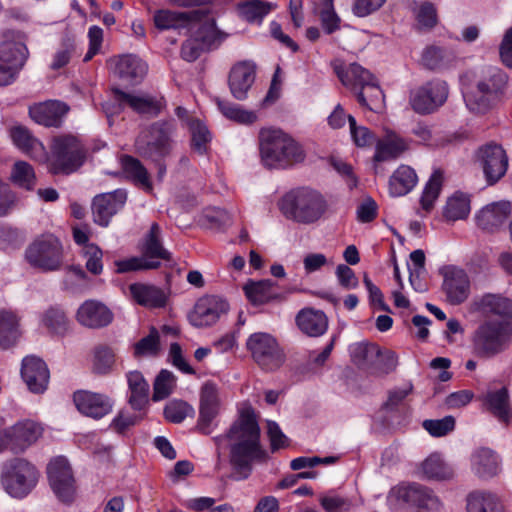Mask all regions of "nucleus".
<instances>
[{"label": "nucleus", "mask_w": 512, "mask_h": 512, "mask_svg": "<svg viewBox=\"0 0 512 512\" xmlns=\"http://www.w3.org/2000/svg\"><path fill=\"white\" fill-rule=\"evenodd\" d=\"M262 163L269 169H284L305 159L302 146L280 129H262L259 133Z\"/></svg>", "instance_id": "nucleus-1"}, {"label": "nucleus", "mask_w": 512, "mask_h": 512, "mask_svg": "<svg viewBox=\"0 0 512 512\" xmlns=\"http://www.w3.org/2000/svg\"><path fill=\"white\" fill-rule=\"evenodd\" d=\"M174 132L173 121L161 120L142 131L135 141L136 153L141 158L156 164L159 178H162L166 172L163 161L172 151Z\"/></svg>", "instance_id": "nucleus-2"}, {"label": "nucleus", "mask_w": 512, "mask_h": 512, "mask_svg": "<svg viewBox=\"0 0 512 512\" xmlns=\"http://www.w3.org/2000/svg\"><path fill=\"white\" fill-rule=\"evenodd\" d=\"M283 215L300 224H312L318 221L326 211V201L315 190L299 188L285 194L280 201Z\"/></svg>", "instance_id": "nucleus-3"}, {"label": "nucleus", "mask_w": 512, "mask_h": 512, "mask_svg": "<svg viewBox=\"0 0 512 512\" xmlns=\"http://www.w3.org/2000/svg\"><path fill=\"white\" fill-rule=\"evenodd\" d=\"M39 479L37 468L24 458H13L2 465L0 481L4 490L13 498L23 499L36 487Z\"/></svg>", "instance_id": "nucleus-4"}, {"label": "nucleus", "mask_w": 512, "mask_h": 512, "mask_svg": "<svg viewBox=\"0 0 512 512\" xmlns=\"http://www.w3.org/2000/svg\"><path fill=\"white\" fill-rule=\"evenodd\" d=\"M512 336V324L507 321L486 320L475 330L473 351L480 357H492L503 351Z\"/></svg>", "instance_id": "nucleus-5"}, {"label": "nucleus", "mask_w": 512, "mask_h": 512, "mask_svg": "<svg viewBox=\"0 0 512 512\" xmlns=\"http://www.w3.org/2000/svg\"><path fill=\"white\" fill-rule=\"evenodd\" d=\"M230 465L237 480H246L253 471L254 463H266L268 452L258 440H240L230 446Z\"/></svg>", "instance_id": "nucleus-6"}, {"label": "nucleus", "mask_w": 512, "mask_h": 512, "mask_svg": "<svg viewBox=\"0 0 512 512\" xmlns=\"http://www.w3.org/2000/svg\"><path fill=\"white\" fill-rule=\"evenodd\" d=\"M25 257L34 268L56 271L62 266L63 246L54 235H42L28 246Z\"/></svg>", "instance_id": "nucleus-7"}, {"label": "nucleus", "mask_w": 512, "mask_h": 512, "mask_svg": "<svg viewBox=\"0 0 512 512\" xmlns=\"http://www.w3.org/2000/svg\"><path fill=\"white\" fill-rule=\"evenodd\" d=\"M246 347L252 359L265 371H274L285 362V354L277 340L269 333L256 332L249 336Z\"/></svg>", "instance_id": "nucleus-8"}, {"label": "nucleus", "mask_w": 512, "mask_h": 512, "mask_svg": "<svg viewBox=\"0 0 512 512\" xmlns=\"http://www.w3.org/2000/svg\"><path fill=\"white\" fill-rule=\"evenodd\" d=\"M51 172L53 174H70L82 165L84 150L74 136H60L52 145Z\"/></svg>", "instance_id": "nucleus-9"}, {"label": "nucleus", "mask_w": 512, "mask_h": 512, "mask_svg": "<svg viewBox=\"0 0 512 512\" xmlns=\"http://www.w3.org/2000/svg\"><path fill=\"white\" fill-rule=\"evenodd\" d=\"M448 93L446 82L436 79L412 90L409 102L416 113L430 114L446 102Z\"/></svg>", "instance_id": "nucleus-10"}, {"label": "nucleus", "mask_w": 512, "mask_h": 512, "mask_svg": "<svg viewBox=\"0 0 512 512\" xmlns=\"http://www.w3.org/2000/svg\"><path fill=\"white\" fill-rule=\"evenodd\" d=\"M230 309L226 299L218 295H205L197 300L188 314L189 323L197 328L214 325Z\"/></svg>", "instance_id": "nucleus-11"}, {"label": "nucleus", "mask_w": 512, "mask_h": 512, "mask_svg": "<svg viewBox=\"0 0 512 512\" xmlns=\"http://www.w3.org/2000/svg\"><path fill=\"white\" fill-rule=\"evenodd\" d=\"M393 498L402 507L434 510L439 506V499L433 491L418 483L400 485L392 490L389 497Z\"/></svg>", "instance_id": "nucleus-12"}, {"label": "nucleus", "mask_w": 512, "mask_h": 512, "mask_svg": "<svg viewBox=\"0 0 512 512\" xmlns=\"http://www.w3.org/2000/svg\"><path fill=\"white\" fill-rule=\"evenodd\" d=\"M47 475L49 484L57 498L64 503L72 502L75 480L67 459L59 456L50 461L47 466Z\"/></svg>", "instance_id": "nucleus-13"}, {"label": "nucleus", "mask_w": 512, "mask_h": 512, "mask_svg": "<svg viewBox=\"0 0 512 512\" xmlns=\"http://www.w3.org/2000/svg\"><path fill=\"white\" fill-rule=\"evenodd\" d=\"M477 160L490 185L498 182L505 175L508 168V157L504 149L495 143L480 147L477 151Z\"/></svg>", "instance_id": "nucleus-14"}, {"label": "nucleus", "mask_w": 512, "mask_h": 512, "mask_svg": "<svg viewBox=\"0 0 512 512\" xmlns=\"http://www.w3.org/2000/svg\"><path fill=\"white\" fill-rule=\"evenodd\" d=\"M127 193L123 189L96 195L91 204L93 221L103 227H107L111 218L125 205Z\"/></svg>", "instance_id": "nucleus-15"}, {"label": "nucleus", "mask_w": 512, "mask_h": 512, "mask_svg": "<svg viewBox=\"0 0 512 512\" xmlns=\"http://www.w3.org/2000/svg\"><path fill=\"white\" fill-rule=\"evenodd\" d=\"M261 437L260 426L252 407L242 409L238 418L232 423L225 435L214 438L216 443L223 439L228 440H258Z\"/></svg>", "instance_id": "nucleus-16"}, {"label": "nucleus", "mask_w": 512, "mask_h": 512, "mask_svg": "<svg viewBox=\"0 0 512 512\" xmlns=\"http://www.w3.org/2000/svg\"><path fill=\"white\" fill-rule=\"evenodd\" d=\"M73 401L78 411L84 416L101 419L113 408V401L105 394L79 390L74 392Z\"/></svg>", "instance_id": "nucleus-17"}, {"label": "nucleus", "mask_w": 512, "mask_h": 512, "mask_svg": "<svg viewBox=\"0 0 512 512\" xmlns=\"http://www.w3.org/2000/svg\"><path fill=\"white\" fill-rule=\"evenodd\" d=\"M471 311L483 316H498L512 324V300L500 294L486 293L471 303Z\"/></svg>", "instance_id": "nucleus-18"}, {"label": "nucleus", "mask_w": 512, "mask_h": 512, "mask_svg": "<svg viewBox=\"0 0 512 512\" xmlns=\"http://www.w3.org/2000/svg\"><path fill=\"white\" fill-rule=\"evenodd\" d=\"M21 377L29 391L41 394L46 391L50 373L47 364L36 356H26L22 360Z\"/></svg>", "instance_id": "nucleus-19"}, {"label": "nucleus", "mask_w": 512, "mask_h": 512, "mask_svg": "<svg viewBox=\"0 0 512 512\" xmlns=\"http://www.w3.org/2000/svg\"><path fill=\"white\" fill-rule=\"evenodd\" d=\"M512 214L509 201H498L487 204L475 215L476 225L488 233L497 232Z\"/></svg>", "instance_id": "nucleus-20"}, {"label": "nucleus", "mask_w": 512, "mask_h": 512, "mask_svg": "<svg viewBox=\"0 0 512 512\" xmlns=\"http://www.w3.org/2000/svg\"><path fill=\"white\" fill-rule=\"evenodd\" d=\"M332 68L340 82L356 94L359 90L377 80L370 71L357 63L345 66L342 62L336 60L332 62Z\"/></svg>", "instance_id": "nucleus-21"}, {"label": "nucleus", "mask_w": 512, "mask_h": 512, "mask_svg": "<svg viewBox=\"0 0 512 512\" xmlns=\"http://www.w3.org/2000/svg\"><path fill=\"white\" fill-rule=\"evenodd\" d=\"M255 81V65L249 61L236 63L230 70L228 85L237 100H245L247 92Z\"/></svg>", "instance_id": "nucleus-22"}, {"label": "nucleus", "mask_w": 512, "mask_h": 512, "mask_svg": "<svg viewBox=\"0 0 512 512\" xmlns=\"http://www.w3.org/2000/svg\"><path fill=\"white\" fill-rule=\"evenodd\" d=\"M6 432L8 434V447L15 453H19L39 438L42 429L34 421L25 420L16 423L10 429H6Z\"/></svg>", "instance_id": "nucleus-23"}, {"label": "nucleus", "mask_w": 512, "mask_h": 512, "mask_svg": "<svg viewBox=\"0 0 512 512\" xmlns=\"http://www.w3.org/2000/svg\"><path fill=\"white\" fill-rule=\"evenodd\" d=\"M111 62L114 64V73L131 85L140 83L148 70L147 64L133 54L118 56Z\"/></svg>", "instance_id": "nucleus-24"}, {"label": "nucleus", "mask_w": 512, "mask_h": 512, "mask_svg": "<svg viewBox=\"0 0 512 512\" xmlns=\"http://www.w3.org/2000/svg\"><path fill=\"white\" fill-rule=\"evenodd\" d=\"M78 322L88 328H102L108 326L113 320V314L104 304L88 300L77 311Z\"/></svg>", "instance_id": "nucleus-25"}, {"label": "nucleus", "mask_w": 512, "mask_h": 512, "mask_svg": "<svg viewBox=\"0 0 512 512\" xmlns=\"http://www.w3.org/2000/svg\"><path fill=\"white\" fill-rule=\"evenodd\" d=\"M68 107L60 101H48L30 107L29 115L38 124L59 127Z\"/></svg>", "instance_id": "nucleus-26"}, {"label": "nucleus", "mask_w": 512, "mask_h": 512, "mask_svg": "<svg viewBox=\"0 0 512 512\" xmlns=\"http://www.w3.org/2000/svg\"><path fill=\"white\" fill-rule=\"evenodd\" d=\"M128 383V403L135 412L147 409L149 384L140 371H130L126 375Z\"/></svg>", "instance_id": "nucleus-27"}, {"label": "nucleus", "mask_w": 512, "mask_h": 512, "mask_svg": "<svg viewBox=\"0 0 512 512\" xmlns=\"http://www.w3.org/2000/svg\"><path fill=\"white\" fill-rule=\"evenodd\" d=\"M197 10H206L207 12L201 19H196L188 24V28L193 31V36L201 42L207 50L216 42L224 38V34L216 27L215 20L209 17V9L201 7Z\"/></svg>", "instance_id": "nucleus-28"}, {"label": "nucleus", "mask_w": 512, "mask_h": 512, "mask_svg": "<svg viewBox=\"0 0 512 512\" xmlns=\"http://www.w3.org/2000/svg\"><path fill=\"white\" fill-rule=\"evenodd\" d=\"M295 321L300 331L309 337H319L328 329V318L325 313L313 308L300 310Z\"/></svg>", "instance_id": "nucleus-29"}, {"label": "nucleus", "mask_w": 512, "mask_h": 512, "mask_svg": "<svg viewBox=\"0 0 512 512\" xmlns=\"http://www.w3.org/2000/svg\"><path fill=\"white\" fill-rule=\"evenodd\" d=\"M115 98L120 103H125L139 114L158 115L163 107L162 98L150 95H133L114 88Z\"/></svg>", "instance_id": "nucleus-30"}, {"label": "nucleus", "mask_w": 512, "mask_h": 512, "mask_svg": "<svg viewBox=\"0 0 512 512\" xmlns=\"http://www.w3.org/2000/svg\"><path fill=\"white\" fill-rule=\"evenodd\" d=\"M206 12V10H191L187 12L158 10L154 15V23L160 30L183 28L187 27L191 21L201 19Z\"/></svg>", "instance_id": "nucleus-31"}, {"label": "nucleus", "mask_w": 512, "mask_h": 512, "mask_svg": "<svg viewBox=\"0 0 512 512\" xmlns=\"http://www.w3.org/2000/svg\"><path fill=\"white\" fill-rule=\"evenodd\" d=\"M20 336V317L12 310L0 309V348L12 347Z\"/></svg>", "instance_id": "nucleus-32"}, {"label": "nucleus", "mask_w": 512, "mask_h": 512, "mask_svg": "<svg viewBox=\"0 0 512 512\" xmlns=\"http://www.w3.org/2000/svg\"><path fill=\"white\" fill-rule=\"evenodd\" d=\"M467 512H505L500 498L488 491H473L467 496Z\"/></svg>", "instance_id": "nucleus-33"}, {"label": "nucleus", "mask_w": 512, "mask_h": 512, "mask_svg": "<svg viewBox=\"0 0 512 512\" xmlns=\"http://www.w3.org/2000/svg\"><path fill=\"white\" fill-rule=\"evenodd\" d=\"M485 404L488 410L502 423L509 424L511 419V408L509 394L506 387L488 392L485 397Z\"/></svg>", "instance_id": "nucleus-34"}, {"label": "nucleus", "mask_w": 512, "mask_h": 512, "mask_svg": "<svg viewBox=\"0 0 512 512\" xmlns=\"http://www.w3.org/2000/svg\"><path fill=\"white\" fill-rule=\"evenodd\" d=\"M470 210V196L458 191L447 199L443 208V217L448 222L464 220L468 217Z\"/></svg>", "instance_id": "nucleus-35"}, {"label": "nucleus", "mask_w": 512, "mask_h": 512, "mask_svg": "<svg viewBox=\"0 0 512 512\" xmlns=\"http://www.w3.org/2000/svg\"><path fill=\"white\" fill-rule=\"evenodd\" d=\"M13 143L27 155L37 158L44 154L43 144L24 126H15L10 131Z\"/></svg>", "instance_id": "nucleus-36"}, {"label": "nucleus", "mask_w": 512, "mask_h": 512, "mask_svg": "<svg viewBox=\"0 0 512 512\" xmlns=\"http://www.w3.org/2000/svg\"><path fill=\"white\" fill-rule=\"evenodd\" d=\"M417 175L409 166L401 165L391 176L389 190L393 196H403L410 192L417 183Z\"/></svg>", "instance_id": "nucleus-37"}, {"label": "nucleus", "mask_w": 512, "mask_h": 512, "mask_svg": "<svg viewBox=\"0 0 512 512\" xmlns=\"http://www.w3.org/2000/svg\"><path fill=\"white\" fill-rule=\"evenodd\" d=\"M473 466L479 477L490 478L498 472L499 459L493 450L480 448L473 455Z\"/></svg>", "instance_id": "nucleus-38"}, {"label": "nucleus", "mask_w": 512, "mask_h": 512, "mask_svg": "<svg viewBox=\"0 0 512 512\" xmlns=\"http://www.w3.org/2000/svg\"><path fill=\"white\" fill-rule=\"evenodd\" d=\"M408 145L404 139L395 134H388L383 140L377 143L374 160L377 162L392 160L400 156Z\"/></svg>", "instance_id": "nucleus-39"}, {"label": "nucleus", "mask_w": 512, "mask_h": 512, "mask_svg": "<svg viewBox=\"0 0 512 512\" xmlns=\"http://www.w3.org/2000/svg\"><path fill=\"white\" fill-rule=\"evenodd\" d=\"M116 363L114 348L106 344L97 345L93 350L92 372L96 375H108L113 372Z\"/></svg>", "instance_id": "nucleus-40"}, {"label": "nucleus", "mask_w": 512, "mask_h": 512, "mask_svg": "<svg viewBox=\"0 0 512 512\" xmlns=\"http://www.w3.org/2000/svg\"><path fill=\"white\" fill-rule=\"evenodd\" d=\"M423 477L429 480H446L453 477L452 468L438 453L429 455L421 464Z\"/></svg>", "instance_id": "nucleus-41"}, {"label": "nucleus", "mask_w": 512, "mask_h": 512, "mask_svg": "<svg viewBox=\"0 0 512 512\" xmlns=\"http://www.w3.org/2000/svg\"><path fill=\"white\" fill-rule=\"evenodd\" d=\"M0 57L6 63L21 70L27 60L28 50L20 41H4L0 43Z\"/></svg>", "instance_id": "nucleus-42"}, {"label": "nucleus", "mask_w": 512, "mask_h": 512, "mask_svg": "<svg viewBox=\"0 0 512 512\" xmlns=\"http://www.w3.org/2000/svg\"><path fill=\"white\" fill-rule=\"evenodd\" d=\"M188 130L191 136V149L199 155L206 154L212 140V135L207 125L202 120L198 119L190 123Z\"/></svg>", "instance_id": "nucleus-43"}, {"label": "nucleus", "mask_w": 512, "mask_h": 512, "mask_svg": "<svg viewBox=\"0 0 512 512\" xmlns=\"http://www.w3.org/2000/svg\"><path fill=\"white\" fill-rule=\"evenodd\" d=\"M123 171L136 185L146 190H151L152 186L149 181L147 169L137 159L129 155H124L121 159Z\"/></svg>", "instance_id": "nucleus-44"}, {"label": "nucleus", "mask_w": 512, "mask_h": 512, "mask_svg": "<svg viewBox=\"0 0 512 512\" xmlns=\"http://www.w3.org/2000/svg\"><path fill=\"white\" fill-rule=\"evenodd\" d=\"M216 104L223 116L239 124L250 125L258 119L255 112L245 110L232 102L216 98Z\"/></svg>", "instance_id": "nucleus-45"}, {"label": "nucleus", "mask_w": 512, "mask_h": 512, "mask_svg": "<svg viewBox=\"0 0 512 512\" xmlns=\"http://www.w3.org/2000/svg\"><path fill=\"white\" fill-rule=\"evenodd\" d=\"M356 96L360 105L371 111L381 112L384 108L385 97L377 80L359 90Z\"/></svg>", "instance_id": "nucleus-46"}, {"label": "nucleus", "mask_w": 512, "mask_h": 512, "mask_svg": "<svg viewBox=\"0 0 512 512\" xmlns=\"http://www.w3.org/2000/svg\"><path fill=\"white\" fill-rule=\"evenodd\" d=\"M352 361L359 367L374 363L381 356V349L375 343L360 342L350 346Z\"/></svg>", "instance_id": "nucleus-47"}, {"label": "nucleus", "mask_w": 512, "mask_h": 512, "mask_svg": "<svg viewBox=\"0 0 512 512\" xmlns=\"http://www.w3.org/2000/svg\"><path fill=\"white\" fill-rule=\"evenodd\" d=\"M273 8L272 3L261 0H248L238 4L240 16L251 23L261 22Z\"/></svg>", "instance_id": "nucleus-48"}, {"label": "nucleus", "mask_w": 512, "mask_h": 512, "mask_svg": "<svg viewBox=\"0 0 512 512\" xmlns=\"http://www.w3.org/2000/svg\"><path fill=\"white\" fill-rule=\"evenodd\" d=\"M505 83V74L498 69H491L483 79L478 81L475 88L484 95L497 100Z\"/></svg>", "instance_id": "nucleus-49"}, {"label": "nucleus", "mask_w": 512, "mask_h": 512, "mask_svg": "<svg viewBox=\"0 0 512 512\" xmlns=\"http://www.w3.org/2000/svg\"><path fill=\"white\" fill-rule=\"evenodd\" d=\"M443 278V288H469L472 282L464 269L455 265H445L439 270Z\"/></svg>", "instance_id": "nucleus-50"}, {"label": "nucleus", "mask_w": 512, "mask_h": 512, "mask_svg": "<svg viewBox=\"0 0 512 512\" xmlns=\"http://www.w3.org/2000/svg\"><path fill=\"white\" fill-rule=\"evenodd\" d=\"M10 179L17 186L26 190L34 189L36 176L33 167L25 161L14 163Z\"/></svg>", "instance_id": "nucleus-51"}, {"label": "nucleus", "mask_w": 512, "mask_h": 512, "mask_svg": "<svg viewBox=\"0 0 512 512\" xmlns=\"http://www.w3.org/2000/svg\"><path fill=\"white\" fill-rule=\"evenodd\" d=\"M443 184V174L440 170H436L427 182L423 194L420 199L422 208L426 212H430L434 207V202L438 198Z\"/></svg>", "instance_id": "nucleus-52"}, {"label": "nucleus", "mask_w": 512, "mask_h": 512, "mask_svg": "<svg viewBox=\"0 0 512 512\" xmlns=\"http://www.w3.org/2000/svg\"><path fill=\"white\" fill-rule=\"evenodd\" d=\"M169 255L160 242V227L157 223H153L146 238L144 257L148 260L169 259Z\"/></svg>", "instance_id": "nucleus-53"}, {"label": "nucleus", "mask_w": 512, "mask_h": 512, "mask_svg": "<svg viewBox=\"0 0 512 512\" xmlns=\"http://www.w3.org/2000/svg\"><path fill=\"white\" fill-rule=\"evenodd\" d=\"M45 327L53 334L64 335L68 330V318L59 307H50L42 318Z\"/></svg>", "instance_id": "nucleus-54"}, {"label": "nucleus", "mask_w": 512, "mask_h": 512, "mask_svg": "<svg viewBox=\"0 0 512 512\" xmlns=\"http://www.w3.org/2000/svg\"><path fill=\"white\" fill-rule=\"evenodd\" d=\"M134 301L146 308H162L166 305L168 295L165 290H130Z\"/></svg>", "instance_id": "nucleus-55"}, {"label": "nucleus", "mask_w": 512, "mask_h": 512, "mask_svg": "<svg viewBox=\"0 0 512 512\" xmlns=\"http://www.w3.org/2000/svg\"><path fill=\"white\" fill-rule=\"evenodd\" d=\"M160 351V335L155 327H151L149 334L134 344L133 355L136 358L143 356H156Z\"/></svg>", "instance_id": "nucleus-56"}, {"label": "nucleus", "mask_w": 512, "mask_h": 512, "mask_svg": "<svg viewBox=\"0 0 512 512\" xmlns=\"http://www.w3.org/2000/svg\"><path fill=\"white\" fill-rule=\"evenodd\" d=\"M194 408L183 400H171L164 407V417L168 422L181 423L188 416H193Z\"/></svg>", "instance_id": "nucleus-57"}, {"label": "nucleus", "mask_w": 512, "mask_h": 512, "mask_svg": "<svg viewBox=\"0 0 512 512\" xmlns=\"http://www.w3.org/2000/svg\"><path fill=\"white\" fill-rule=\"evenodd\" d=\"M176 384L174 374L166 369H162L156 376L153 384V400L160 401L167 398Z\"/></svg>", "instance_id": "nucleus-58"}, {"label": "nucleus", "mask_w": 512, "mask_h": 512, "mask_svg": "<svg viewBox=\"0 0 512 512\" xmlns=\"http://www.w3.org/2000/svg\"><path fill=\"white\" fill-rule=\"evenodd\" d=\"M464 100L468 109L474 113L484 114L491 109L496 102L495 99L490 98L476 88L467 92L464 95Z\"/></svg>", "instance_id": "nucleus-59"}, {"label": "nucleus", "mask_w": 512, "mask_h": 512, "mask_svg": "<svg viewBox=\"0 0 512 512\" xmlns=\"http://www.w3.org/2000/svg\"><path fill=\"white\" fill-rule=\"evenodd\" d=\"M248 302L254 307L266 304L281 303L285 300L283 293L274 290H244Z\"/></svg>", "instance_id": "nucleus-60"}, {"label": "nucleus", "mask_w": 512, "mask_h": 512, "mask_svg": "<svg viewBox=\"0 0 512 512\" xmlns=\"http://www.w3.org/2000/svg\"><path fill=\"white\" fill-rule=\"evenodd\" d=\"M449 61L448 52L437 46L427 47L422 54V64L430 70L440 69Z\"/></svg>", "instance_id": "nucleus-61"}, {"label": "nucleus", "mask_w": 512, "mask_h": 512, "mask_svg": "<svg viewBox=\"0 0 512 512\" xmlns=\"http://www.w3.org/2000/svg\"><path fill=\"white\" fill-rule=\"evenodd\" d=\"M199 408L220 411L219 389L214 382L206 381L201 386Z\"/></svg>", "instance_id": "nucleus-62"}, {"label": "nucleus", "mask_w": 512, "mask_h": 512, "mask_svg": "<svg viewBox=\"0 0 512 512\" xmlns=\"http://www.w3.org/2000/svg\"><path fill=\"white\" fill-rule=\"evenodd\" d=\"M334 1L328 2V0H323L322 6L318 9V12H314L318 14L321 20V24L323 29L327 34H331L339 29L340 18L334 11Z\"/></svg>", "instance_id": "nucleus-63"}, {"label": "nucleus", "mask_w": 512, "mask_h": 512, "mask_svg": "<svg viewBox=\"0 0 512 512\" xmlns=\"http://www.w3.org/2000/svg\"><path fill=\"white\" fill-rule=\"evenodd\" d=\"M423 428L433 437H443L455 428V418L445 416L442 419H427L422 423Z\"/></svg>", "instance_id": "nucleus-64"}]
</instances>
